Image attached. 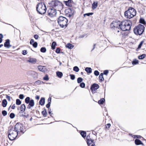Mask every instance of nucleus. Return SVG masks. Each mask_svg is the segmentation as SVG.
Returning a JSON list of instances; mask_svg holds the SVG:
<instances>
[{
	"label": "nucleus",
	"mask_w": 146,
	"mask_h": 146,
	"mask_svg": "<svg viewBox=\"0 0 146 146\" xmlns=\"http://www.w3.org/2000/svg\"><path fill=\"white\" fill-rule=\"evenodd\" d=\"M93 14V13L92 12L86 13L84 14V16L85 17L86 15L88 16H89L90 15H92Z\"/></svg>",
	"instance_id": "nucleus-43"
},
{
	"label": "nucleus",
	"mask_w": 146,
	"mask_h": 146,
	"mask_svg": "<svg viewBox=\"0 0 146 146\" xmlns=\"http://www.w3.org/2000/svg\"><path fill=\"white\" fill-rule=\"evenodd\" d=\"M26 109V106L24 104H22L20 107V110L23 112H24Z\"/></svg>",
	"instance_id": "nucleus-24"
},
{
	"label": "nucleus",
	"mask_w": 146,
	"mask_h": 146,
	"mask_svg": "<svg viewBox=\"0 0 146 146\" xmlns=\"http://www.w3.org/2000/svg\"><path fill=\"white\" fill-rule=\"evenodd\" d=\"M56 76L59 78H61L63 76V73L62 72L57 71L56 72Z\"/></svg>",
	"instance_id": "nucleus-21"
},
{
	"label": "nucleus",
	"mask_w": 146,
	"mask_h": 146,
	"mask_svg": "<svg viewBox=\"0 0 146 146\" xmlns=\"http://www.w3.org/2000/svg\"><path fill=\"white\" fill-rule=\"evenodd\" d=\"M38 68L39 70L42 72H44L47 71V69L45 66H39Z\"/></svg>",
	"instance_id": "nucleus-16"
},
{
	"label": "nucleus",
	"mask_w": 146,
	"mask_h": 146,
	"mask_svg": "<svg viewBox=\"0 0 146 146\" xmlns=\"http://www.w3.org/2000/svg\"><path fill=\"white\" fill-rule=\"evenodd\" d=\"M99 86L97 84L94 83L91 85L90 90L92 92L95 91L99 88Z\"/></svg>",
	"instance_id": "nucleus-10"
},
{
	"label": "nucleus",
	"mask_w": 146,
	"mask_h": 146,
	"mask_svg": "<svg viewBox=\"0 0 146 146\" xmlns=\"http://www.w3.org/2000/svg\"><path fill=\"white\" fill-rule=\"evenodd\" d=\"M6 98L9 101H10L11 100V98L9 96L7 95H6Z\"/></svg>",
	"instance_id": "nucleus-62"
},
{
	"label": "nucleus",
	"mask_w": 146,
	"mask_h": 146,
	"mask_svg": "<svg viewBox=\"0 0 146 146\" xmlns=\"http://www.w3.org/2000/svg\"><path fill=\"white\" fill-rule=\"evenodd\" d=\"M99 78L100 82H102L104 80V78L103 77V73H100L99 76Z\"/></svg>",
	"instance_id": "nucleus-26"
},
{
	"label": "nucleus",
	"mask_w": 146,
	"mask_h": 146,
	"mask_svg": "<svg viewBox=\"0 0 146 146\" xmlns=\"http://www.w3.org/2000/svg\"><path fill=\"white\" fill-rule=\"evenodd\" d=\"M7 102L5 99H3L2 101V105L3 107H5L7 105Z\"/></svg>",
	"instance_id": "nucleus-23"
},
{
	"label": "nucleus",
	"mask_w": 146,
	"mask_h": 146,
	"mask_svg": "<svg viewBox=\"0 0 146 146\" xmlns=\"http://www.w3.org/2000/svg\"><path fill=\"white\" fill-rule=\"evenodd\" d=\"M85 70L88 73L90 74L92 72V69L90 67H86Z\"/></svg>",
	"instance_id": "nucleus-27"
},
{
	"label": "nucleus",
	"mask_w": 146,
	"mask_h": 146,
	"mask_svg": "<svg viewBox=\"0 0 146 146\" xmlns=\"http://www.w3.org/2000/svg\"><path fill=\"white\" fill-rule=\"evenodd\" d=\"M135 144L137 145H144L143 143L141 141L138 139H136L135 140Z\"/></svg>",
	"instance_id": "nucleus-18"
},
{
	"label": "nucleus",
	"mask_w": 146,
	"mask_h": 146,
	"mask_svg": "<svg viewBox=\"0 0 146 146\" xmlns=\"http://www.w3.org/2000/svg\"><path fill=\"white\" fill-rule=\"evenodd\" d=\"M119 27L120 29H121L123 31H125V25H123L122 24V22L119 25Z\"/></svg>",
	"instance_id": "nucleus-25"
},
{
	"label": "nucleus",
	"mask_w": 146,
	"mask_h": 146,
	"mask_svg": "<svg viewBox=\"0 0 146 146\" xmlns=\"http://www.w3.org/2000/svg\"><path fill=\"white\" fill-rule=\"evenodd\" d=\"M86 143L88 146H90L91 144L93 143L94 142V140L90 138L89 135H88L86 137Z\"/></svg>",
	"instance_id": "nucleus-11"
},
{
	"label": "nucleus",
	"mask_w": 146,
	"mask_h": 146,
	"mask_svg": "<svg viewBox=\"0 0 146 146\" xmlns=\"http://www.w3.org/2000/svg\"><path fill=\"white\" fill-rule=\"evenodd\" d=\"M83 79L81 77H79L78 78L77 80V82L78 83H80L82 82L83 81Z\"/></svg>",
	"instance_id": "nucleus-41"
},
{
	"label": "nucleus",
	"mask_w": 146,
	"mask_h": 146,
	"mask_svg": "<svg viewBox=\"0 0 146 146\" xmlns=\"http://www.w3.org/2000/svg\"><path fill=\"white\" fill-rule=\"evenodd\" d=\"M27 74L28 75L32 77L34 79L37 78L38 75L37 73L36 72L33 70L28 71L27 72Z\"/></svg>",
	"instance_id": "nucleus-9"
},
{
	"label": "nucleus",
	"mask_w": 146,
	"mask_h": 146,
	"mask_svg": "<svg viewBox=\"0 0 146 146\" xmlns=\"http://www.w3.org/2000/svg\"><path fill=\"white\" fill-rule=\"evenodd\" d=\"M42 114L43 115V117H45L47 115V112L46 110L44 108L43 111H42Z\"/></svg>",
	"instance_id": "nucleus-34"
},
{
	"label": "nucleus",
	"mask_w": 146,
	"mask_h": 146,
	"mask_svg": "<svg viewBox=\"0 0 146 146\" xmlns=\"http://www.w3.org/2000/svg\"><path fill=\"white\" fill-rule=\"evenodd\" d=\"M57 45L56 42L55 41H53L52 43L51 47V48L53 50H54L55 49L56 46Z\"/></svg>",
	"instance_id": "nucleus-28"
},
{
	"label": "nucleus",
	"mask_w": 146,
	"mask_h": 146,
	"mask_svg": "<svg viewBox=\"0 0 146 146\" xmlns=\"http://www.w3.org/2000/svg\"><path fill=\"white\" fill-rule=\"evenodd\" d=\"M66 12H67L68 13H71L72 14H73L74 13V11L73 9L69 8L66 10Z\"/></svg>",
	"instance_id": "nucleus-37"
},
{
	"label": "nucleus",
	"mask_w": 146,
	"mask_h": 146,
	"mask_svg": "<svg viewBox=\"0 0 146 146\" xmlns=\"http://www.w3.org/2000/svg\"><path fill=\"white\" fill-rule=\"evenodd\" d=\"M144 30V26L141 24H139L137 26L134 27L133 29V32L135 35H140L142 34Z\"/></svg>",
	"instance_id": "nucleus-4"
},
{
	"label": "nucleus",
	"mask_w": 146,
	"mask_h": 146,
	"mask_svg": "<svg viewBox=\"0 0 146 146\" xmlns=\"http://www.w3.org/2000/svg\"><path fill=\"white\" fill-rule=\"evenodd\" d=\"M4 46L5 47L8 48L11 46L10 44V40L9 39L5 40V42L4 43Z\"/></svg>",
	"instance_id": "nucleus-14"
},
{
	"label": "nucleus",
	"mask_w": 146,
	"mask_h": 146,
	"mask_svg": "<svg viewBox=\"0 0 146 146\" xmlns=\"http://www.w3.org/2000/svg\"><path fill=\"white\" fill-rule=\"evenodd\" d=\"M8 136L9 139L11 141L15 140L18 135H19L14 130L13 127L8 129Z\"/></svg>",
	"instance_id": "nucleus-2"
},
{
	"label": "nucleus",
	"mask_w": 146,
	"mask_h": 146,
	"mask_svg": "<svg viewBox=\"0 0 146 146\" xmlns=\"http://www.w3.org/2000/svg\"><path fill=\"white\" fill-rule=\"evenodd\" d=\"M32 45L34 48H36L37 46L38 43L36 42H35Z\"/></svg>",
	"instance_id": "nucleus-48"
},
{
	"label": "nucleus",
	"mask_w": 146,
	"mask_h": 146,
	"mask_svg": "<svg viewBox=\"0 0 146 146\" xmlns=\"http://www.w3.org/2000/svg\"><path fill=\"white\" fill-rule=\"evenodd\" d=\"M2 115L3 116H5L7 115V112L6 111H5V110H3L2 111Z\"/></svg>",
	"instance_id": "nucleus-47"
},
{
	"label": "nucleus",
	"mask_w": 146,
	"mask_h": 146,
	"mask_svg": "<svg viewBox=\"0 0 146 146\" xmlns=\"http://www.w3.org/2000/svg\"><path fill=\"white\" fill-rule=\"evenodd\" d=\"M51 103H50V102H48L47 104L46 105V107L47 108H49L50 107V106Z\"/></svg>",
	"instance_id": "nucleus-60"
},
{
	"label": "nucleus",
	"mask_w": 146,
	"mask_h": 146,
	"mask_svg": "<svg viewBox=\"0 0 146 146\" xmlns=\"http://www.w3.org/2000/svg\"><path fill=\"white\" fill-rule=\"evenodd\" d=\"M15 114L13 113H10L9 115V117L11 119L15 117Z\"/></svg>",
	"instance_id": "nucleus-46"
},
{
	"label": "nucleus",
	"mask_w": 146,
	"mask_h": 146,
	"mask_svg": "<svg viewBox=\"0 0 146 146\" xmlns=\"http://www.w3.org/2000/svg\"><path fill=\"white\" fill-rule=\"evenodd\" d=\"M131 26H128V25L127 26H125V31H129L131 29Z\"/></svg>",
	"instance_id": "nucleus-51"
},
{
	"label": "nucleus",
	"mask_w": 146,
	"mask_h": 146,
	"mask_svg": "<svg viewBox=\"0 0 146 146\" xmlns=\"http://www.w3.org/2000/svg\"><path fill=\"white\" fill-rule=\"evenodd\" d=\"M24 95L23 94H20L19 96V98L21 100L23 99L24 98Z\"/></svg>",
	"instance_id": "nucleus-56"
},
{
	"label": "nucleus",
	"mask_w": 146,
	"mask_h": 146,
	"mask_svg": "<svg viewBox=\"0 0 146 146\" xmlns=\"http://www.w3.org/2000/svg\"><path fill=\"white\" fill-rule=\"evenodd\" d=\"M105 102V99L104 98H102L98 101V103L99 104H103Z\"/></svg>",
	"instance_id": "nucleus-33"
},
{
	"label": "nucleus",
	"mask_w": 146,
	"mask_h": 146,
	"mask_svg": "<svg viewBox=\"0 0 146 146\" xmlns=\"http://www.w3.org/2000/svg\"><path fill=\"white\" fill-rule=\"evenodd\" d=\"M27 50H24L22 51V53L23 55H25L27 54Z\"/></svg>",
	"instance_id": "nucleus-53"
},
{
	"label": "nucleus",
	"mask_w": 146,
	"mask_h": 146,
	"mask_svg": "<svg viewBox=\"0 0 146 146\" xmlns=\"http://www.w3.org/2000/svg\"><path fill=\"white\" fill-rule=\"evenodd\" d=\"M43 82L40 80H38L35 81L34 84V85L35 86H37L40 85L43 83Z\"/></svg>",
	"instance_id": "nucleus-29"
},
{
	"label": "nucleus",
	"mask_w": 146,
	"mask_h": 146,
	"mask_svg": "<svg viewBox=\"0 0 146 146\" xmlns=\"http://www.w3.org/2000/svg\"><path fill=\"white\" fill-rule=\"evenodd\" d=\"M13 129L14 130L19 134V135L23 134L26 131L25 127L20 123L16 124Z\"/></svg>",
	"instance_id": "nucleus-1"
},
{
	"label": "nucleus",
	"mask_w": 146,
	"mask_h": 146,
	"mask_svg": "<svg viewBox=\"0 0 146 146\" xmlns=\"http://www.w3.org/2000/svg\"><path fill=\"white\" fill-rule=\"evenodd\" d=\"M94 74L96 76H98L99 75L100 73L98 71L96 70L94 71Z\"/></svg>",
	"instance_id": "nucleus-50"
},
{
	"label": "nucleus",
	"mask_w": 146,
	"mask_h": 146,
	"mask_svg": "<svg viewBox=\"0 0 146 146\" xmlns=\"http://www.w3.org/2000/svg\"><path fill=\"white\" fill-rule=\"evenodd\" d=\"M80 86L82 88H84L85 86V84L84 82H82L80 83Z\"/></svg>",
	"instance_id": "nucleus-44"
},
{
	"label": "nucleus",
	"mask_w": 146,
	"mask_h": 146,
	"mask_svg": "<svg viewBox=\"0 0 146 146\" xmlns=\"http://www.w3.org/2000/svg\"><path fill=\"white\" fill-rule=\"evenodd\" d=\"M109 72L108 70H105L104 71L103 73V74L105 75H107L108 74Z\"/></svg>",
	"instance_id": "nucleus-55"
},
{
	"label": "nucleus",
	"mask_w": 146,
	"mask_h": 146,
	"mask_svg": "<svg viewBox=\"0 0 146 146\" xmlns=\"http://www.w3.org/2000/svg\"><path fill=\"white\" fill-rule=\"evenodd\" d=\"M69 76H70V79L72 80H74L75 79V76L73 74H70Z\"/></svg>",
	"instance_id": "nucleus-49"
},
{
	"label": "nucleus",
	"mask_w": 146,
	"mask_h": 146,
	"mask_svg": "<svg viewBox=\"0 0 146 146\" xmlns=\"http://www.w3.org/2000/svg\"><path fill=\"white\" fill-rule=\"evenodd\" d=\"M34 37L36 39H38L39 38V36L37 34H35L34 35Z\"/></svg>",
	"instance_id": "nucleus-59"
},
{
	"label": "nucleus",
	"mask_w": 146,
	"mask_h": 146,
	"mask_svg": "<svg viewBox=\"0 0 146 146\" xmlns=\"http://www.w3.org/2000/svg\"><path fill=\"white\" fill-rule=\"evenodd\" d=\"M98 5V2L97 1H95L93 2L92 5V9H94L96 8Z\"/></svg>",
	"instance_id": "nucleus-17"
},
{
	"label": "nucleus",
	"mask_w": 146,
	"mask_h": 146,
	"mask_svg": "<svg viewBox=\"0 0 146 146\" xmlns=\"http://www.w3.org/2000/svg\"><path fill=\"white\" fill-rule=\"evenodd\" d=\"M56 13V9L51 7H50L47 11L48 15L51 17H54Z\"/></svg>",
	"instance_id": "nucleus-8"
},
{
	"label": "nucleus",
	"mask_w": 146,
	"mask_h": 146,
	"mask_svg": "<svg viewBox=\"0 0 146 146\" xmlns=\"http://www.w3.org/2000/svg\"><path fill=\"white\" fill-rule=\"evenodd\" d=\"M80 135L83 138H85L86 135V133L85 131H80Z\"/></svg>",
	"instance_id": "nucleus-22"
},
{
	"label": "nucleus",
	"mask_w": 146,
	"mask_h": 146,
	"mask_svg": "<svg viewBox=\"0 0 146 146\" xmlns=\"http://www.w3.org/2000/svg\"><path fill=\"white\" fill-rule=\"evenodd\" d=\"M25 102L26 104H29L27 105V108L28 109H30L31 107H33L35 105L34 101L33 99H30V98L29 97H26L25 99Z\"/></svg>",
	"instance_id": "nucleus-6"
},
{
	"label": "nucleus",
	"mask_w": 146,
	"mask_h": 146,
	"mask_svg": "<svg viewBox=\"0 0 146 146\" xmlns=\"http://www.w3.org/2000/svg\"><path fill=\"white\" fill-rule=\"evenodd\" d=\"M48 113L49 114H50V115L51 116L53 117L52 116L51 114H52V113H51V109L50 108H48Z\"/></svg>",
	"instance_id": "nucleus-58"
},
{
	"label": "nucleus",
	"mask_w": 146,
	"mask_h": 146,
	"mask_svg": "<svg viewBox=\"0 0 146 146\" xmlns=\"http://www.w3.org/2000/svg\"><path fill=\"white\" fill-rule=\"evenodd\" d=\"M146 55L145 54H143L138 56V58L139 60H142L143 59L145 58Z\"/></svg>",
	"instance_id": "nucleus-32"
},
{
	"label": "nucleus",
	"mask_w": 146,
	"mask_h": 146,
	"mask_svg": "<svg viewBox=\"0 0 146 146\" xmlns=\"http://www.w3.org/2000/svg\"><path fill=\"white\" fill-rule=\"evenodd\" d=\"M45 102V99L44 98L42 97L41 98L39 102V104L41 106H43L44 105Z\"/></svg>",
	"instance_id": "nucleus-19"
},
{
	"label": "nucleus",
	"mask_w": 146,
	"mask_h": 146,
	"mask_svg": "<svg viewBox=\"0 0 146 146\" xmlns=\"http://www.w3.org/2000/svg\"><path fill=\"white\" fill-rule=\"evenodd\" d=\"M143 42L144 41L143 40H142L140 42L137 48L136 49V50L137 51H138V50L139 49L141 48Z\"/></svg>",
	"instance_id": "nucleus-36"
},
{
	"label": "nucleus",
	"mask_w": 146,
	"mask_h": 146,
	"mask_svg": "<svg viewBox=\"0 0 146 146\" xmlns=\"http://www.w3.org/2000/svg\"><path fill=\"white\" fill-rule=\"evenodd\" d=\"M111 126V124L110 123H108L106 125V128H107L108 127V128H110Z\"/></svg>",
	"instance_id": "nucleus-64"
},
{
	"label": "nucleus",
	"mask_w": 146,
	"mask_h": 146,
	"mask_svg": "<svg viewBox=\"0 0 146 146\" xmlns=\"http://www.w3.org/2000/svg\"><path fill=\"white\" fill-rule=\"evenodd\" d=\"M86 35L84 34L80 35L78 37V38H84L86 36Z\"/></svg>",
	"instance_id": "nucleus-61"
},
{
	"label": "nucleus",
	"mask_w": 146,
	"mask_h": 146,
	"mask_svg": "<svg viewBox=\"0 0 146 146\" xmlns=\"http://www.w3.org/2000/svg\"><path fill=\"white\" fill-rule=\"evenodd\" d=\"M50 7H51L52 8H54L56 7H60L62 8V4L60 1L56 0L52 1L50 3H49Z\"/></svg>",
	"instance_id": "nucleus-7"
},
{
	"label": "nucleus",
	"mask_w": 146,
	"mask_h": 146,
	"mask_svg": "<svg viewBox=\"0 0 146 146\" xmlns=\"http://www.w3.org/2000/svg\"><path fill=\"white\" fill-rule=\"evenodd\" d=\"M21 101L18 99L16 100V104L17 105H19L21 104Z\"/></svg>",
	"instance_id": "nucleus-39"
},
{
	"label": "nucleus",
	"mask_w": 146,
	"mask_h": 146,
	"mask_svg": "<svg viewBox=\"0 0 146 146\" xmlns=\"http://www.w3.org/2000/svg\"><path fill=\"white\" fill-rule=\"evenodd\" d=\"M56 52L57 54H59L60 53V49L59 48H57L56 51Z\"/></svg>",
	"instance_id": "nucleus-52"
},
{
	"label": "nucleus",
	"mask_w": 146,
	"mask_h": 146,
	"mask_svg": "<svg viewBox=\"0 0 146 146\" xmlns=\"http://www.w3.org/2000/svg\"><path fill=\"white\" fill-rule=\"evenodd\" d=\"M49 79L48 76L47 74L43 78V79L45 81H48Z\"/></svg>",
	"instance_id": "nucleus-45"
},
{
	"label": "nucleus",
	"mask_w": 146,
	"mask_h": 146,
	"mask_svg": "<svg viewBox=\"0 0 146 146\" xmlns=\"http://www.w3.org/2000/svg\"><path fill=\"white\" fill-rule=\"evenodd\" d=\"M19 113H20V117H24L25 114V112H24L23 113V112H19Z\"/></svg>",
	"instance_id": "nucleus-57"
},
{
	"label": "nucleus",
	"mask_w": 146,
	"mask_h": 146,
	"mask_svg": "<svg viewBox=\"0 0 146 146\" xmlns=\"http://www.w3.org/2000/svg\"><path fill=\"white\" fill-rule=\"evenodd\" d=\"M129 20H125L124 21H122V24L123 25H125V26L128 23Z\"/></svg>",
	"instance_id": "nucleus-42"
},
{
	"label": "nucleus",
	"mask_w": 146,
	"mask_h": 146,
	"mask_svg": "<svg viewBox=\"0 0 146 146\" xmlns=\"http://www.w3.org/2000/svg\"><path fill=\"white\" fill-rule=\"evenodd\" d=\"M73 70L76 72H78L79 70V69L77 66H75L73 67Z\"/></svg>",
	"instance_id": "nucleus-40"
},
{
	"label": "nucleus",
	"mask_w": 146,
	"mask_h": 146,
	"mask_svg": "<svg viewBox=\"0 0 146 146\" xmlns=\"http://www.w3.org/2000/svg\"><path fill=\"white\" fill-rule=\"evenodd\" d=\"M58 22L59 25L61 28H63L64 27H66L68 26V20L64 17L59 16L58 18Z\"/></svg>",
	"instance_id": "nucleus-5"
},
{
	"label": "nucleus",
	"mask_w": 146,
	"mask_h": 146,
	"mask_svg": "<svg viewBox=\"0 0 146 146\" xmlns=\"http://www.w3.org/2000/svg\"><path fill=\"white\" fill-rule=\"evenodd\" d=\"M138 60L136 59H133V61L132 62V64L133 65H136L138 64Z\"/></svg>",
	"instance_id": "nucleus-35"
},
{
	"label": "nucleus",
	"mask_w": 146,
	"mask_h": 146,
	"mask_svg": "<svg viewBox=\"0 0 146 146\" xmlns=\"http://www.w3.org/2000/svg\"><path fill=\"white\" fill-rule=\"evenodd\" d=\"M46 8L44 3H39L36 6V10L38 13L40 14H44L46 11Z\"/></svg>",
	"instance_id": "nucleus-3"
},
{
	"label": "nucleus",
	"mask_w": 146,
	"mask_h": 146,
	"mask_svg": "<svg viewBox=\"0 0 146 146\" xmlns=\"http://www.w3.org/2000/svg\"><path fill=\"white\" fill-rule=\"evenodd\" d=\"M46 48L44 47H42L40 49V51L42 53H45L46 52Z\"/></svg>",
	"instance_id": "nucleus-38"
},
{
	"label": "nucleus",
	"mask_w": 146,
	"mask_h": 146,
	"mask_svg": "<svg viewBox=\"0 0 146 146\" xmlns=\"http://www.w3.org/2000/svg\"><path fill=\"white\" fill-rule=\"evenodd\" d=\"M27 62L33 64H35L36 62V59L35 58L29 57V59L27 60Z\"/></svg>",
	"instance_id": "nucleus-15"
},
{
	"label": "nucleus",
	"mask_w": 146,
	"mask_h": 146,
	"mask_svg": "<svg viewBox=\"0 0 146 146\" xmlns=\"http://www.w3.org/2000/svg\"><path fill=\"white\" fill-rule=\"evenodd\" d=\"M131 25H132L131 21V20H129L128 23L126 25V26H127L128 25V26H131Z\"/></svg>",
	"instance_id": "nucleus-54"
},
{
	"label": "nucleus",
	"mask_w": 146,
	"mask_h": 146,
	"mask_svg": "<svg viewBox=\"0 0 146 146\" xmlns=\"http://www.w3.org/2000/svg\"><path fill=\"white\" fill-rule=\"evenodd\" d=\"M34 42H35L34 40L32 39L30 40V43L32 45Z\"/></svg>",
	"instance_id": "nucleus-63"
},
{
	"label": "nucleus",
	"mask_w": 146,
	"mask_h": 146,
	"mask_svg": "<svg viewBox=\"0 0 146 146\" xmlns=\"http://www.w3.org/2000/svg\"><path fill=\"white\" fill-rule=\"evenodd\" d=\"M66 47L69 49H72L74 47V46L70 43H68L66 45Z\"/></svg>",
	"instance_id": "nucleus-30"
},
{
	"label": "nucleus",
	"mask_w": 146,
	"mask_h": 146,
	"mask_svg": "<svg viewBox=\"0 0 146 146\" xmlns=\"http://www.w3.org/2000/svg\"><path fill=\"white\" fill-rule=\"evenodd\" d=\"M72 1V0H68L67 1H64V3L66 5L70 7L71 5L70 4L71 3Z\"/></svg>",
	"instance_id": "nucleus-20"
},
{
	"label": "nucleus",
	"mask_w": 146,
	"mask_h": 146,
	"mask_svg": "<svg viewBox=\"0 0 146 146\" xmlns=\"http://www.w3.org/2000/svg\"><path fill=\"white\" fill-rule=\"evenodd\" d=\"M124 15L125 17L127 19H130L133 17L132 16H131V13L128 9L125 12Z\"/></svg>",
	"instance_id": "nucleus-12"
},
{
	"label": "nucleus",
	"mask_w": 146,
	"mask_h": 146,
	"mask_svg": "<svg viewBox=\"0 0 146 146\" xmlns=\"http://www.w3.org/2000/svg\"><path fill=\"white\" fill-rule=\"evenodd\" d=\"M139 22L140 23L142 24L143 25H145L146 24V22L145 19L141 17L139 20Z\"/></svg>",
	"instance_id": "nucleus-31"
},
{
	"label": "nucleus",
	"mask_w": 146,
	"mask_h": 146,
	"mask_svg": "<svg viewBox=\"0 0 146 146\" xmlns=\"http://www.w3.org/2000/svg\"><path fill=\"white\" fill-rule=\"evenodd\" d=\"M128 10H129V12L131 13V16H132L133 17L136 15V11L132 7H129Z\"/></svg>",
	"instance_id": "nucleus-13"
}]
</instances>
